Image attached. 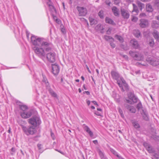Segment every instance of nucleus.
Segmentation results:
<instances>
[{"label": "nucleus", "mask_w": 159, "mask_h": 159, "mask_svg": "<svg viewBox=\"0 0 159 159\" xmlns=\"http://www.w3.org/2000/svg\"><path fill=\"white\" fill-rule=\"evenodd\" d=\"M21 128L24 132L27 135L30 134L33 135L36 131L35 128L34 126H30L27 128L24 126L23 125L20 124Z\"/></svg>", "instance_id": "nucleus-1"}, {"label": "nucleus", "mask_w": 159, "mask_h": 159, "mask_svg": "<svg viewBox=\"0 0 159 159\" xmlns=\"http://www.w3.org/2000/svg\"><path fill=\"white\" fill-rule=\"evenodd\" d=\"M33 50L36 55L39 57L42 58L45 57L46 54L42 48L34 47L33 48Z\"/></svg>", "instance_id": "nucleus-2"}, {"label": "nucleus", "mask_w": 159, "mask_h": 159, "mask_svg": "<svg viewBox=\"0 0 159 159\" xmlns=\"http://www.w3.org/2000/svg\"><path fill=\"white\" fill-rule=\"evenodd\" d=\"M40 45V47L45 49L47 52H48L51 50V44L48 42L45 41L43 38H42Z\"/></svg>", "instance_id": "nucleus-3"}, {"label": "nucleus", "mask_w": 159, "mask_h": 159, "mask_svg": "<svg viewBox=\"0 0 159 159\" xmlns=\"http://www.w3.org/2000/svg\"><path fill=\"white\" fill-rule=\"evenodd\" d=\"M29 123L34 127L39 125L41 122L39 118L36 116H34L29 120Z\"/></svg>", "instance_id": "nucleus-4"}, {"label": "nucleus", "mask_w": 159, "mask_h": 159, "mask_svg": "<svg viewBox=\"0 0 159 159\" xmlns=\"http://www.w3.org/2000/svg\"><path fill=\"white\" fill-rule=\"evenodd\" d=\"M130 55L133 58H135L136 60L138 61L142 60L143 59V55L141 53L136 52H133L130 51L129 52Z\"/></svg>", "instance_id": "nucleus-5"}, {"label": "nucleus", "mask_w": 159, "mask_h": 159, "mask_svg": "<svg viewBox=\"0 0 159 159\" xmlns=\"http://www.w3.org/2000/svg\"><path fill=\"white\" fill-rule=\"evenodd\" d=\"M111 75L113 78L117 80V83L120 87H122V85L119 81V79L121 77L119 73L115 71L112 70L111 72Z\"/></svg>", "instance_id": "nucleus-6"}, {"label": "nucleus", "mask_w": 159, "mask_h": 159, "mask_svg": "<svg viewBox=\"0 0 159 159\" xmlns=\"http://www.w3.org/2000/svg\"><path fill=\"white\" fill-rule=\"evenodd\" d=\"M146 61L153 66H156L159 64V59L153 57H148Z\"/></svg>", "instance_id": "nucleus-7"}, {"label": "nucleus", "mask_w": 159, "mask_h": 159, "mask_svg": "<svg viewBox=\"0 0 159 159\" xmlns=\"http://www.w3.org/2000/svg\"><path fill=\"white\" fill-rule=\"evenodd\" d=\"M42 38L32 35L31 38V42L34 46H39Z\"/></svg>", "instance_id": "nucleus-8"}, {"label": "nucleus", "mask_w": 159, "mask_h": 159, "mask_svg": "<svg viewBox=\"0 0 159 159\" xmlns=\"http://www.w3.org/2000/svg\"><path fill=\"white\" fill-rule=\"evenodd\" d=\"M79 12L80 16H84L87 13V10L86 8L83 7L77 6L76 7Z\"/></svg>", "instance_id": "nucleus-9"}, {"label": "nucleus", "mask_w": 159, "mask_h": 159, "mask_svg": "<svg viewBox=\"0 0 159 159\" xmlns=\"http://www.w3.org/2000/svg\"><path fill=\"white\" fill-rule=\"evenodd\" d=\"M47 58L48 61L54 62L55 61V54L54 52H49L47 54Z\"/></svg>", "instance_id": "nucleus-10"}, {"label": "nucleus", "mask_w": 159, "mask_h": 159, "mask_svg": "<svg viewBox=\"0 0 159 159\" xmlns=\"http://www.w3.org/2000/svg\"><path fill=\"white\" fill-rule=\"evenodd\" d=\"M52 72L55 75H57L59 71V66L56 64L52 65Z\"/></svg>", "instance_id": "nucleus-11"}, {"label": "nucleus", "mask_w": 159, "mask_h": 159, "mask_svg": "<svg viewBox=\"0 0 159 159\" xmlns=\"http://www.w3.org/2000/svg\"><path fill=\"white\" fill-rule=\"evenodd\" d=\"M121 15L125 19H127L129 18L130 14L128 11L124 9H121Z\"/></svg>", "instance_id": "nucleus-12"}, {"label": "nucleus", "mask_w": 159, "mask_h": 159, "mask_svg": "<svg viewBox=\"0 0 159 159\" xmlns=\"http://www.w3.org/2000/svg\"><path fill=\"white\" fill-rule=\"evenodd\" d=\"M128 95L129 98L131 100L133 104L137 102L138 100V98L135 97L134 93H129Z\"/></svg>", "instance_id": "nucleus-13"}, {"label": "nucleus", "mask_w": 159, "mask_h": 159, "mask_svg": "<svg viewBox=\"0 0 159 159\" xmlns=\"http://www.w3.org/2000/svg\"><path fill=\"white\" fill-rule=\"evenodd\" d=\"M119 81L121 83V84L122 85V84L125 87V90H127L128 89V86L127 84L126 83L125 81L124 80L123 78L121 77L119 79ZM121 88V90L123 91H124L125 90L123 89V86L122 85V87H120Z\"/></svg>", "instance_id": "nucleus-14"}, {"label": "nucleus", "mask_w": 159, "mask_h": 159, "mask_svg": "<svg viewBox=\"0 0 159 159\" xmlns=\"http://www.w3.org/2000/svg\"><path fill=\"white\" fill-rule=\"evenodd\" d=\"M119 81L121 83V84L122 85V84L125 87V90H127L128 89V86L127 84L126 83L125 81L124 80L123 78L121 77L119 79ZM121 88V90L123 91H124L125 90L123 89V86L122 85V87H120Z\"/></svg>", "instance_id": "nucleus-15"}, {"label": "nucleus", "mask_w": 159, "mask_h": 159, "mask_svg": "<svg viewBox=\"0 0 159 159\" xmlns=\"http://www.w3.org/2000/svg\"><path fill=\"white\" fill-rule=\"evenodd\" d=\"M140 23L139 25L141 27L144 28L148 26V22L147 20L145 19H142L140 20Z\"/></svg>", "instance_id": "nucleus-16"}, {"label": "nucleus", "mask_w": 159, "mask_h": 159, "mask_svg": "<svg viewBox=\"0 0 159 159\" xmlns=\"http://www.w3.org/2000/svg\"><path fill=\"white\" fill-rule=\"evenodd\" d=\"M130 43L132 47L135 49L138 48L139 46L138 41L135 39L131 40L130 41Z\"/></svg>", "instance_id": "nucleus-17"}, {"label": "nucleus", "mask_w": 159, "mask_h": 159, "mask_svg": "<svg viewBox=\"0 0 159 159\" xmlns=\"http://www.w3.org/2000/svg\"><path fill=\"white\" fill-rule=\"evenodd\" d=\"M124 106L131 113H135L136 111V109L133 106H130L127 104H125Z\"/></svg>", "instance_id": "nucleus-18"}, {"label": "nucleus", "mask_w": 159, "mask_h": 159, "mask_svg": "<svg viewBox=\"0 0 159 159\" xmlns=\"http://www.w3.org/2000/svg\"><path fill=\"white\" fill-rule=\"evenodd\" d=\"M21 116L23 118H27L30 117L32 115V113L30 111L23 112L21 113Z\"/></svg>", "instance_id": "nucleus-19"}, {"label": "nucleus", "mask_w": 159, "mask_h": 159, "mask_svg": "<svg viewBox=\"0 0 159 159\" xmlns=\"http://www.w3.org/2000/svg\"><path fill=\"white\" fill-rule=\"evenodd\" d=\"M112 11L114 15L117 16H119L120 15L119 11V9L116 6H113L112 7Z\"/></svg>", "instance_id": "nucleus-20"}, {"label": "nucleus", "mask_w": 159, "mask_h": 159, "mask_svg": "<svg viewBox=\"0 0 159 159\" xmlns=\"http://www.w3.org/2000/svg\"><path fill=\"white\" fill-rule=\"evenodd\" d=\"M84 130L89 134L91 137H92L93 136V133L91 131L90 128L87 126L85 125L84 127Z\"/></svg>", "instance_id": "nucleus-21"}, {"label": "nucleus", "mask_w": 159, "mask_h": 159, "mask_svg": "<svg viewBox=\"0 0 159 159\" xmlns=\"http://www.w3.org/2000/svg\"><path fill=\"white\" fill-rule=\"evenodd\" d=\"M84 130L89 134L91 137H92L93 136V133L91 131L90 128L87 126L85 125L84 127Z\"/></svg>", "instance_id": "nucleus-22"}, {"label": "nucleus", "mask_w": 159, "mask_h": 159, "mask_svg": "<svg viewBox=\"0 0 159 159\" xmlns=\"http://www.w3.org/2000/svg\"><path fill=\"white\" fill-rule=\"evenodd\" d=\"M84 130L89 134L91 137H92L93 136V133L91 131L90 128L87 126L85 125L84 127Z\"/></svg>", "instance_id": "nucleus-23"}, {"label": "nucleus", "mask_w": 159, "mask_h": 159, "mask_svg": "<svg viewBox=\"0 0 159 159\" xmlns=\"http://www.w3.org/2000/svg\"><path fill=\"white\" fill-rule=\"evenodd\" d=\"M84 130L89 134L91 137H92L93 136V133L91 131L90 128L87 126L85 125L84 127Z\"/></svg>", "instance_id": "nucleus-24"}, {"label": "nucleus", "mask_w": 159, "mask_h": 159, "mask_svg": "<svg viewBox=\"0 0 159 159\" xmlns=\"http://www.w3.org/2000/svg\"><path fill=\"white\" fill-rule=\"evenodd\" d=\"M152 27L154 28H157L159 27V22L156 21H153L152 24Z\"/></svg>", "instance_id": "nucleus-25"}, {"label": "nucleus", "mask_w": 159, "mask_h": 159, "mask_svg": "<svg viewBox=\"0 0 159 159\" xmlns=\"http://www.w3.org/2000/svg\"><path fill=\"white\" fill-rule=\"evenodd\" d=\"M137 4L139 9L141 11L145 7V5L144 4L142 3L139 1H137L136 2Z\"/></svg>", "instance_id": "nucleus-26"}, {"label": "nucleus", "mask_w": 159, "mask_h": 159, "mask_svg": "<svg viewBox=\"0 0 159 159\" xmlns=\"http://www.w3.org/2000/svg\"><path fill=\"white\" fill-rule=\"evenodd\" d=\"M148 44L151 48H153L155 45V43L153 38L150 39L148 41Z\"/></svg>", "instance_id": "nucleus-27"}, {"label": "nucleus", "mask_w": 159, "mask_h": 159, "mask_svg": "<svg viewBox=\"0 0 159 159\" xmlns=\"http://www.w3.org/2000/svg\"><path fill=\"white\" fill-rule=\"evenodd\" d=\"M141 114L142 115L143 117L144 120H148V116L147 113L143 110L141 112Z\"/></svg>", "instance_id": "nucleus-28"}, {"label": "nucleus", "mask_w": 159, "mask_h": 159, "mask_svg": "<svg viewBox=\"0 0 159 159\" xmlns=\"http://www.w3.org/2000/svg\"><path fill=\"white\" fill-rule=\"evenodd\" d=\"M95 29L97 30H101V32L102 33H103L102 30H103L104 28L102 26L101 24L98 25L95 27Z\"/></svg>", "instance_id": "nucleus-29"}, {"label": "nucleus", "mask_w": 159, "mask_h": 159, "mask_svg": "<svg viewBox=\"0 0 159 159\" xmlns=\"http://www.w3.org/2000/svg\"><path fill=\"white\" fill-rule=\"evenodd\" d=\"M153 36L157 41L159 42V33L156 30H154L153 33Z\"/></svg>", "instance_id": "nucleus-30"}, {"label": "nucleus", "mask_w": 159, "mask_h": 159, "mask_svg": "<svg viewBox=\"0 0 159 159\" xmlns=\"http://www.w3.org/2000/svg\"><path fill=\"white\" fill-rule=\"evenodd\" d=\"M132 5L133 6V10L132 11V12H135L137 14H138L139 12V11L138 10L137 6L134 3H133Z\"/></svg>", "instance_id": "nucleus-31"}, {"label": "nucleus", "mask_w": 159, "mask_h": 159, "mask_svg": "<svg viewBox=\"0 0 159 159\" xmlns=\"http://www.w3.org/2000/svg\"><path fill=\"white\" fill-rule=\"evenodd\" d=\"M106 22L107 23H108L109 24H111V25H115V23L114 22V21L111 19L108 18V17H106L105 19Z\"/></svg>", "instance_id": "nucleus-32"}, {"label": "nucleus", "mask_w": 159, "mask_h": 159, "mask_svg": "<svg viewBox=\"0 0 159 159\" xmlns=\"http://www.w3.org/2000/svg\"><path fill=\"white\" fill-rule=\"evenodd\" d=\"M89 20L91 25L96 24L97 23V21L91 17L90 16L89 17Z\"/></svg>", "instance_id": "nucleus-33"}, {"label": "nucleus", "mask_w": 159, "mask_h": 159, "mask_svg": "<svg viewBox=\"0 0 159 159\" xmlns=\"http://www.w3.org/2000/svg\"><path fill=\"white\" fill-rule=\"evenodd\" d=\"M146 10L148 12H151L153 11L152 6L150 4H148L146 5Z\"/></svg>", "instance_id": "nucleus-34"}, {"label": "nucleus", "mask_w": 159, "mask_h": 159, "mask_svg": "<svg viewBox=\"0 0 159 159\" xmlns=\"http://www.w3.org/2000/svg\"><path fill=\"white\" fill-rule=\"evenodd\" d=\"M133 34L135 37L138 38L141 35L140 31L138 30H134L133 31Z\"/></svg>", "instance_id": "nucleus-35"}, {"label": "nucleus", "mask_w": 159, "mask_h": 159, "mask_svg": "<svg viewBox=\"0 0 159 159\" xmlns=\"http://www.w3.org/2000/svg\"><path fill=\"white\" fill-rule=\"evenodd\" d=\"M49 92L51 95L53 97H57V94L51 88L48 90Z\"/></svg>", "instance_id": "nucleus-36"}, {"label": "nucleus", "mask_w": 159, "mask_h": 159, "mask_svg": "<svg viewBox=\"0 0 159 159\" xmlns=\"http://www.w3.org/2000/svg\"><path fill=\"white\" fill-rule=\"evenodd\" d=\"M147 150L150 153H152L154 152L155 150L154 149L152 148L150 145L147 148Z\"/></svg>", "instance_id": "nucleus-37"}, {"label": "nucleus", "mask_w": 159, "mask_h": 159, "mask_svg": "<svg viewBox=\"0 0 159 159\" xmlns=\"http://www.w3.org/2000/svg\"><path fill=\"white\" fill-rule=\"evenodd\" d=\"M104 39L107 41H108L109 40L111 39V41H114V39L111 37L107 35H104Z\"/></svg>", "instance_id": "nucleus-38"}, {"label": "nucleus", "mask_w": 159, "mask_h": 159, "mask_svg": "<svg viewBox=\"0 0 159 159\" xmlns=\"http://www.w3.org/2000/svg\"><path fill=\"white\" fill-rule=\"evenodd\" d=\"M115 37L120 42H123L124 41L123 38L120 36L116 35H115Z\"/></svg>", "instance_id": "nucleus-39"}, {"label": "nucleus", "mask_w": 159, "mask_h": 159, "mask_svg": "<svg viewBox=\"0 0 159 159\" xmlns=\"http://www.w3.org/2000/svg\"><path fill=\"white\" fill-rule=\"evenodd\" d=\"M132 124L133 126L135 128H139L140 127V126L139 124L136 121H134L132 122Z\"/></svg>", "instance_id": "nucleus-40"}, {"label": "nucleus", "mask_w": 159, "mask_h": 159, "mask_svg": "<svg viewBox=\"0 0 159 159\" xmlns=\"http://www.w3.org/2000/svg\"><path fill=\"white\" fill-rule=\"evenodd\" d=\"M97 151L99 153V155L102 158V157H105L104 156V155L103 152L99 149H97Z\"/></svg>", "instance_id": "nucleus-41"}, {"label": "nucleus", "mask_w": 159, "mask_h": 159, "mask_svg": "<svg viewBox=\"0 0 159 159\" xmlns=\"http://www.w3.org/2000/svg\"><path fill=\"white\" fill-rule=\"evenodd\" d=\"M20 109L21 110L23 111V112H24L26 111L28 109V108L26 106L23 105L20 106Z\"/></svg>", "instance_id": "nucleus-42"}, {"label": "nucleus", "mask_w": 159, "mask_h": 159, "mask_svg": "<svg viewBox=\"0 0 159 159\" xmlns=\"http://www.w3.org/2000/svg\"><path fill=\"white\" fill-rule=\"evenodd\" d=\"M98 15L102 19L104 18L103 11L101 10L98 13Z\"/></svg>", "instance_id": "nucleus-43"}, {"label": "nucleus", "mask_w": 159, "mask_h": 159, "mask_svg": "<svg viewBox=\"0 0 159 159\" xmlns=\"http://www.w3.org/2000/svg\"><path fill=\"white\" fill-rule=\"evenodd\" d=\"M154 5L155 7L159 9V0H156L154 2Z\"/></svg>", "instance_id": "nucleus-44"}, {"label": "nucleus", "mask_w": 159, "mask_h": 159, "mask_svg": "<svg viewBox=\"0 0 159 159\" xmlns=\"http://www.w3.org/2000/svg\"><path fill=\"white\" fill-rule=\"evenodd\" d=\"M110 150L111 151V152L115 155L117 156V155H118L117 154V153L116 151H115L112 148H110Z\"/></svg>", "instance_id": "nucleus-45"}, {"label": "nucleus", "mask_w": 159, "mask_h": 159, "mask_svg": "<svg viewBox=\"0 0 159 159\" xmlns=\"http://www.w3.org/2000/svg\"><path fill=\"white\" fill-rule=\"evenodd\" d=\"M43 81L46 84V85H47L48 84V83L46 78L45 77H44V76H43Z\"/></svg>", "instance_id": "nucleus-46"}, {"label": "nucleus", "mask_w": 159, "mask_h": 159, "mask_svg": "<svg viewBox=\"0 0 159 159\" xmlns=\"http://www.w3.org/2000/svg\"><path fill=\"white\" fill-rule=\"evenodd\" d=\"M138 20V18L134 16H133L132 18L131 19L132 21L134 22H136Z\"/></svg>", "instance_id": "nucleus-47"}, {"label": "nucleus", "mask_w": 159, "mask_h": 159, "mask_svg": "<svg viewBox=\"0 0 159 159\" xmlns=\"http://www.w3.org/2000/svg\"><path fill=\"white\" fill-rule=\"evenodd\" d=\"M142 106L141 103V102H139L137 105V108L138 110H139L140 109L142 108Z\"/></svg>", "instance_id": "nucleus-48"}, {"label": "nucleus", "mask_w": 159, "mask_h": 159, "mask_svg": "<svg viewBox=\"0 0 159 159\" xmlns=\"http://www.w3.org/2000/svg\"><path fill=\"white\" fill-rule=\"evenodd\" d=\"M143 145L144 146V147L146 148V149L148 147H149V146H150V145L148 143L146 142L144 143Z\"/></svg>", "instance_id": "nucleus-49"}, {"label": "nucleus", "mask_w": 159, "mask_h": 159, "mask_svg": "<svg viewBox=\"0 0 159 159\" xmlns=\"http://www.w3.org/2000/svg\"><path fill=\"white\" fill-rule=\"evenodd\" d=\"M119 112L121 116L123 117L124 116V115L123 113V111L120 108H118Z\"/></svg>", "instance_id": "nucleus-50"}, {"label": "nucleus", "mask_w": 159, "mask_h": 159, "mask_svg": "<svg viewBox=\"0 0 159 159\" xmlns=\"http://www.w3.org/2000/svg\"><path fill=\"white\" fill-rule=\"evenodd\" d=\"M106 4L108 5V6H110L111 4L110 1L109 0H107L105 1Z\"/></svg>", "instance_id": "nucleus-51"}, {"label": "nucleus", "mask_w": 159, "mask_h": 159, "mask_svg": "<svg viewBox=\"0 0 159 159\" xmlns=\"http://www.w3.org/2000/svg\"><path fill=\"white\" fill-rule=\"evenodd\" d=\"M126 100L127 102L128 103H129L130 104H133L132 101L130 99H126Z\"/></svg>", "instance_id": "nucleus-52"}, {"label": "nucleus", "mask_w": 159, "mask_h": 159, "mask_svg": "<svg viewBox=\"0 0 159 159\" xmlns=\"http://www.w3.org/2000/svg\"><path fill=\"white\" fill-rule=\"evenodd\" d=\"M146 16V15L144 13H141L139 15V17H145Z\"/></svg>", "instance_id": "nucleus-53"}, {"label": "nucleus", "mask_w": 159, "mask_h": 159, "mask_svg": "<svg viewBox=\"0 0 159 159\" xmlns=\"http://www.w3.org/2000/svg\"><path fill=\"white\" fill-rule=\"evenodd\" d=\"M110 45L113 48H115L116 47V45L112 42L110 43Z\"/></svg>", "instance_id": "nucleus-54"}, {"label": "nucleus", "mask_w": 159, "mask_h": 159, "mask_svg": "<svg viewBox=\"0 0 159 159\" xmlns=\"http://www.w3.org/2000/svg\"><path fill=\"white\" fill-rule=\"evenodd\" d=\"M114 3L116 5H118L120 2L119 0H115Z\"/></svg>", "instance_id": "nucleus-55"}, {"label": "nucleus", "mask_w": 159, "mask_h": 159, "mask_svg": "<svg viewBox=\"0 0 159 159\" xmlns=\"http://www.w3.org/2000/svg\"><path fill=\"white\" fill-rule=\"evenodd\" d=\"M111 29L110 28H109L107 32V34H110L111 33Z\"/></svg>", "instance_id": "nucleus-56"}, {"label": "nucleus", "mask_w": 159, "mask_h": 159, "mask_svg": "<svg viewBox=\"0 0 159 159\" xmlns=\"http://www.w3.org/2000/svg\"><path fill=\"white\" fill-rule=\"evenodd\" d=\"M94 114H96L97 116H101V114L98 111H96L94 112Z\"/></svg>", "instance_id": "nucleus-57"}, {"label": "nucleus", "mask_w": 159, "mask_h": 159, "mask_svg": "<svg viewBox=\"0 0 159 159\" xmlns=\"http://www.w3.org/2000/svg\"><path fill=\"white\" fill-rule=\"evenodd\" d=\"M154 157L156 158V159H158L159 158V155L157 154H155Z\"/></svg>", "instance_id": "nucleus-58"}, {"label": "nucleus", "mask_w": 159, "mask_h": 159, "mask_svg": "<svg viewBox=\"0 0 159 159\" xmlns=\"http://www.w3.org/2000/svg\"><path fill=\"white\" fill-rule=\"evenodd\" d=\"M94 105H96L97 106H98V105L97 103V102L95 101H93L92 102Z\"/></svg>", "instance_id": "nucleus-59"}, {"label": "nucleus", "mask_w": 159, "mask_h": 159, "mask_svg": "<svg viewBox=\"0 0 159 159\" xmlns=\"http://www.w3.org/2000/svg\"><path fill=\"white\" fill-rule=\"evenodd\" d=\"M86 68H87V69L88 72L90 73H91V71H90V70L89 69V68L88 67V66L87 65H86Z\"/></svg>", "instance_id": "nucleus-60"}, {"label": "nucleus", "mask_w": 159, "mask_h": 159, "mask_svg": "<svg viewBox=\"0 0 159 159\" xmlns=\"http://www.w3.org/2000/svg\"><path fill=\"white\" fill-rule=\"evenodd\" d=\"M41 146H42V145L41 144H38V147L39 150L41 149V148H42Z\"/></svg>", "instance_id": "nucleus-61"}, {"label": "nucleus", "mask_w": 159, "mask_h": 159, "mask_svg": "<svg viewBox=\"0 0 159 159\" xmlns=\"http://www.w3.org/2000/svg\"><path fill=\"white\" fill-rule=\"evenodd\" d=\"M51 136L52 137V138L54 140L55 139L54 134L52 133H51Z\"/></svg>", "instance_id": "nucleus-62"}, {"label": "nucleus", "mask_w": 159, "mask_h": 159, "mask_svg": "<svg viewBox=\"0 0 159 159\" xmlns=\"http://www.w3.org/2000/svg\"><path fill=\"white\" fill-rule=\"evenodd\" d=\"M61 31H62V32L63 33H66V30H65V29L64 28H61Z\"/></svg>", "instance_id": "nucleus-63"}, {"label": "nucleus", "mask_w": 159, "mask_h": 159, "mask_svg": "<svg viewBox=\"0 0 159 159\" xmlns=\"http://www.w3.org/2000/svg\"><path fill=\"white\" fill-rule=\"evenodd\" d=\"M117 157L119 159H124L121 156H120L119 155H117Z\"/></svg>", "instance_id": "nucleus-64"}]
</instances>
